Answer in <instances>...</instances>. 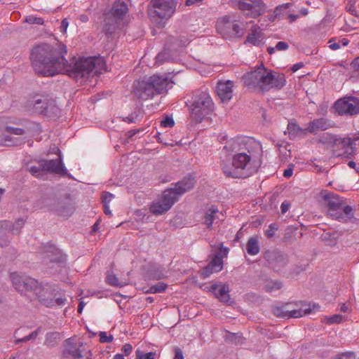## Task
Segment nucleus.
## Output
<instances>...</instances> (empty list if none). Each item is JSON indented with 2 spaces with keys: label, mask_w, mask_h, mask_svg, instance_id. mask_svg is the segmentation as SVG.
<instances>
[{
  "label": "nucleus",
  "mask_w": 359,
  "mask_h": 359,
  "mask_svg": "<svg viewBox=\"0 0 359 359\" xmlns=\"http://www.w3.org/2000/svg\"><path fill=\"white\" fill-rule=\"evenodd\" d=\"M67 53V46L60 42L38 44L31 50L32 67L38 75L53 76L59 74H67L76 78L100 74L104 67L101 58L93 57H81L74 64L69 63L65 59Z\"/></svg>",
  "instance_id": "obj_1"
},
{
  "label": "nucleus",
  "mask_w": 359,
  "mask_h": 359,
  "mask_svg": "<svg viewBox=\"0 0 359 359\" xmlns=\"http://www.w3.org/2000/svg\"><path fill=\"white\" fill-rule=\"evenodd\" d=\"M242 80L250 89L257 92L282 88L286 83L285 75L266 68L263 64L245 73Z\"/></svg>",
  "instance_id": "obj_2"
},
{
  "label": "nucleus",
  "mask_w": 359,
  "mask_h": 359,
  "mask_svg": "<svg viewBox=\"0 0 359 359\" xmlns=\"http://www.w3.org/2000/svg\"><path fill=\"white\" fill-rule=\"evenodd\" d=\"M171 87V82L167 76L153 75L147 79L135 81L132 94L137 99L147 100L156 94L166 92Z\"/></svg>",
  "instance_id": "obj_3"
},
{
  "label": "nucleus",
  "mask_w": 359,
  "mask_h": 359,
  "mask_svg": "<svg viewBox=\"0 0 359 359\" xmlns=\"http://www.w3.org/2000/svg\"><path fill=\"white\" fill-rule=\"evenodd\" d=\"M320 196L327 207V214L332 219L341 222H352L355 219L354 211L351 206L342 207L345 203L344 198L325 190L320 192Z\"/></svg>",
  "instance_id": "obj_4"
},
{
  "label": "nucleus",
  "mask_w": 359,
  "mask_h": 359,
  "mask_svg": "<svg viewBox=\"0 0 359 359\" xmlns=\"http://www.w3.org/2000/svg\"><path fill=\"white\" fill-rule=\"evenodd\" d=\"M39 302L46 307H62L67 302V298L63 290L49 283H43L38 293Z\"/></svg>",
  "instance_id": "obj_5"
},
{
  "label": "nucleus",
  "mask_w": 359,
  "mask_h": 359,
  "mask_svg": "<svg viewBox=\"0 0 359 359\" xmlns=\"http://www.w3.org/2000/svg\"><path fill=\"white\" fill-rule=\"evenodd\" d=\"M190 109L191 118L199 123L211 114L214 109V103L208 93L202 92L195 97Z\"/></svg>",
  "instance_id": "obj_6"
},
{
  "label": "nucleus",
  "mask_w": 359,
  "mask_h": 359,
  "mask_svg": "<svg viewBox=\"0 0 359 359\" xmlns=\"http://www.w3.org/2000/svg\"><path fill=\"white\" fill-rule=\"evenodd\" d=\"M217 32L224 39L241 38L245 34V27L234 17L223 16L216 23Z\"/></svg>",
  "instance_id": "obj_7"
},
{
  "label": "nucleus",
  "mask_w": 359,
  "mask_h": 359,
  "mask_svg": "<svg viewBox=\"0 0 359 359\" xmlns=\"http://www.w3.org/2000/svg\"><path fill=\"white\" fill-rule=\"evenodd\" d=\"M11 279L15 290L18 292L27 294L32 292L38 298V293L42 288L43 284L39 283L36 279L16 272L11 274Z\"/></svg>",
  "instance_id": "obj_8"
},
{
  "label": "nucleus",
  "mask_w": 359,
  "mask_h": 359,
  "mask_svg": "<svg viewBox=\"0 0 359 359\" xmlns=\"http://www.w3.org/2000/svg\"><path fill=\"white\" fill-rule=\"evenodd\" d=\"M177 0H152L149 15L153 20H167L175 12Z\"/></svg>",
  "instance_id": "obj_9"
},
{
  "label": "nucleus",
  "mask_w": 359,
  "mask_h": 359,
  "mask_svg": "<svg viewBox=\"0 0 359 359\" xmlns=\"http://www.w3.org/2000/svg\"><path fill=\"white\" fill-rule=\"evenodd\" d=\"M251 156L245 152L235 154L231 162L224 161L221 166L224 173L227 177L237 178L241 175V171L245 169L250 164Z\"/></svg>",
  "instance_id": "obj_10"
},
{
  "label": "nucleus",
  "mask_w": 359,
  "mask_h": 359,
  "mask_svg": "<svg viewBox=\"0 0 359 359\" xmlns=\"http://www.w3.org/2000/svg\"><path fill=\"white\" fill-rule=\"evenodd\" d=\"M90 351L79 338L72 337L67 339L62 359H88Z\"/></svg>",
  "instance_id": "obj_11"
},
{
  "label": "nucleus",
  "mask_w": 359,
  "mask_h": 359,
  "mask_svg": "<svg viewBox=\"0 0 359 359\" xmlns=\"http://www.w3.org/2000/svg\"><path fill=\"white\" fill-rule=\"evenodd\" d=\"M176 201L175 193L167 189L159 198L151 202L149 210L154 215H161L168 212Z\"/></svg>",
  "instance_id": "obj_12"
},
{
  "label": "nucleus",
  "mask_w": 359,
  "mask_h": 359,
  "mask_svg": "<svg viewBox=\"0 0 359 359\" xmlns=\"http://www.w3.org/2000/svg\"><path fill=\"white\" fill-rule=\"evenodd\" d=\"M25 133L24 129L9 126L5 118H0V144L5 146L17 144L18 140L13 136H22Z\"/></svg>",
  "instance_id": "obj_13"
},
{
  "label": "nucleus",
  "mask_w": 359,
  "mask_h": 359,
  "mask_svg": "<svg viewBox=\"0 0 359 359\" xmlns=\"http://www.w3.org/2000/svg\"><path fill=\"white\" fill-rule=\"evenodd\" d=\"M237 6L246 16L252 18L262 15L266 9L263 0H238Z\"/></svg>",
  "instance_id": "obj_14"
},
{
  "label": "nucleus",
  "mask_w": 359,
  "mask_h": 359,
  "mask_svg": "<svg viewBox=\"0 0 359 359\" xmlns=\"http://www.w3.org/2000/svg\"><path fill=\"white\" fill-rule=\"evenodd\" d=\"M128 11V5L124 1L118 0L114 3L112 8V15L116 25L111 28L109 25L106 24L104 28L106 34H111L114 32L115 29L123 22V18Z\"/></svg>",
  "instance_id": "obj_15"
},
{
  "label": "nucleus",
  "mask_w": 359,
  "mask_h": 359,
  "mask_svg": "<svg viewBox=\"0 0 359 359\" xmlns=\"http://www.w3.org/2000/svg\"><path fill=\"white\" fill-rule=\"evenodd\" d=\"M334 107L339 114H357L359 113V100L355 97H344L338 100Z\"/></svg>",
  "instance_id": "obj_16"
},
{
  "label": "nucleus",
  "mask_w": 359,
  "mask_h": 359,
  "mask_svg": "<svg viewBox=\"0 0 359 359\" xmlns=\"http://www.w3.org/2000/svg\"><path fill=\"white\" fill-rule=\"evenodd\" d=\"M29 104L32 110L38 114H44L50 116L57 110L55 101L49 100L46 97L34 99Z\"/></svg>",
  "instance_id": "obj_17"
},
{
  "label": "nucleus",
  "mask_w": 359,
  "mask_h": 359,
  "mask_svg": "<svg viewBox=\"0 0 359 359\" xmlns=\"http://www.w3.org/2000/svg\"><path fill=\"white\" fill-rule=\"evenodd\" d=\"M311 310L310 305L300 303V306L297 309H291L290 305L288 304L284 310L279 308L275 309L273 313L278 317L299 318L310 313Z\"/></svg>",
  "instance_id": "obj_18"
},
{
  "label": "nucleus",
  "mask_w": 359,
  "mask_h": 359,
  "mask_svg": "<svg viewBox=\"0 0 359 359\" xmlns=\"http://www.w3.org/2000/svg\"><path fill=\"white\" fill-rule=\"evenodd\" d=\"M212 250L215 252V257L210 263V267H212L213 271L216 272L220 271L223 268L224 257H227L229 248H224L222 243H215L210 244Z\"/></svg>",
  "instance_id": "obj_19"
},
{
  "label": "nucleus",
  "mask_w": 359,
  "mask_h": 359,
  "mask_svg": "<svg viewBox=\"0 0 359 359\" xmlns=\"http://www.w3.org/2000/svg\"><path fill=\"white\" fill-rule=\"evenodd\" d=\"M358 137L351 139L350 137L338 138L334 140V146L340 148L341 151L334 150L335 155L348 156L356 150L355 141Z\"/></svg>",
  "instance_id": "obj_20"
},
{
  "label": "nucleus",
  "mask_w": 359,
  "mask_h": 359,
  "mask_svg": "<svg viewBox=\"0 0 359 359\" xmlns=\"http://www.w3.org/2000/svg\"><path fill=\"white\" fill-rule=\"evenodd\" d=\"M210 291L220 302H230L229 288L227 284L222 282L212 283L210 286Z\"/></svg>",
  "instance_id": "obj_21"
},
{
  "label": "nucleus",
  "mask_w": 359,
  "mask_h": 359,
  "mask_svg": "<svg viewBox=\"0 0 359 359\" xmlns=\"http://www.w3.org/2000/svg\"><path fill=\"white\" fill-rule=\"evenodd\" d=\"M233 86V83L229 80L218 82L216 91L222 102L229 101L232 98Z\"/></svg>",
  "instance_id": "obj_22"
},
{
  "label": "nucleus",
  "mask_w": 359,
  "mask_h": 359,
  "mask_svg": "<svg viewBox=\"0 0 359 359\" xmlns=\"http://www.w3.org/2000/svg\"><path fill=\"white\" fill-rule=\"evenodd\" d=\"M41 166H43L46 174L48 172H53L61 175H65L67 174V171L62 165L60 157L55 160L41 161Z\"/></svg>",
  "instance_id": "obj_23"
},
{
  "label": "nucleus",
  "mask_w": 359,
  "mask_h": 359,
  "mask_svg": "<svg viewBox=\"0 0 359 359\" xmlns=\"http://www.w3.org/2000/svg\"><path fill=\"white\" fill-rule=\"evenodd\" d=\"M265 39L264 34L257 25L252 26L250 33L248 34L245 43H250L255 46H260L264 44Z\"/></svg>",
  "instance_id": "obj_24"
},
{
  "label": "nucleus",
  "mask_w": 359,
  "mask_h": 359,
  "mask_svg": "<svg viewBox=\"0 0 359 359\" xmlns=\"http://www.w3.org/2000/svg\"><path fill=\"white\" fill-rule=\"evenodd\" d=\"M195 183L196 182L192 177L184 178L177 182L174 187L168 190H172L175 193L176 199L177 200L180 196L190 191L194 187Z\"/></svg>",
  "instance_id": "obj_25"
},
{
  "label": "nucleus",
  "mask_w": 359,
  "mask_h": 359,
  "mask_svg": "<svg viewBox=\"0 0 359 359\" xmlns=\"http://www.w3.org/2000/svg\"><path fill=\"white\" fill-rule=\"evenodd\" d=\"M329 126L325 118H319L310 122L306 128L308 132L314 133L318 130H326Z\"/></svg>",
  "instance_id": "obj_26"
},
{
  "label": "nucleus",
  "mask_w": 359,
  "mask_h": 359,
  "mask_svg": "<svg viewBox=\"0 0 359 359\" xmlns=\"http://www.w3.org/2000/svg\"><path fill=\"white\" fill-rule=\"evenodd\" d=\"M219 212L217 207L211 205L206 210L203 217V222L206 224L208 228H211L212 223L216 218V215Z\"/></svg>",
  "instance_id": "obj_27"
},
{
  "label": "nucleus",
  "mask_w": 359,
  "mask_h": 359,
  "mask_svg": "<svg viewBox=\"0 0 359 359\" xmlns=\"http://www.w3.org/2000/svg\"><path fill=\"white\" fill-rule=\"evenodd\" d=\"M23 129L25 130L24 135H29L32 137L39 135L41 132L40 125L36 122H28Z\"/></svg>",
  "instance_id": "obj_28"
},
{
  "label": "nucleus",
  "mask_w": 359,
  "mask_h": 359,
  "mask_svg": "<svg viewBox=\"0 0 359 359\" xmlns=\"http://www.w3.org/2000/svg\"><path fill=\"white\" fill-rule=\"evenodd\" d=\"M246 250L249 255H256L259 252V246L257 237L250 238L246 245Z\"/></svg>",
  "instance_id": "obj_29"
},
{
  "label": "nucleus",
  "mask_w": 359,
  "mask_h": 359,
  "mask_svg": "<svg viewBox=\"0 0 359 359\" xmlns=\"http://www.w3.org/2000/svg\"><path fill=\"white\" fill-rule=\"evenodd\" d=\"M30 172L32 175L37 178L44 180L46 178V173L43 166H41V161H40L38 166H32L30 168Z\"/></svg>",
  "instance_id": "obj_30"
},
{
  "label": "nucleus",
  "mask_w": 359,
  "mask_h": 359,
  "mask_svg": "<svg viewBox=\"0 0 359 359\" xmlns=\"http://www.w3.org/2000/svg\"><path fill=\"white\" fill-rule=\"evenodd\" d=\"M287 130H288V133L290 135H300L302 133H304L306 131H307L305 129H302L301 128H299V126L298 125H297L294 122H290L287 125Z\"/></svg>",
  "instance_id": "obj_31"
},
{
  "label": "nucleus",
  "mask_w": 359,
  "mask_h": 359,
  "mask_svg": "<svg viewBox=\"0 0 359 359\" xmlns=\"http://www.w3.org/2000/svg\"><path fill=\"white\" fill-rule=\"evenodd\" d=\"M265 289L267 292H274L282 287V283L278 280H267L265 283Z\"/></svg>",
  "instance_id": "obj_32"
},
{
  "label": "nucleus",
  "mask_w": 359,
  "mask_h": 359,
  "mask_svg": "<svg viewBox=\"0 0 359 359\" xmlns=\"http://www.w3.org/2000/svg\"><path fill=\"white\" fill-rule=\"evenodd\" d=\"M106 279H107V283L111 285L122 287L126 284V283L119 282L118 278H116V275L114 274L113 272H111V271L107 272Z\"/></svg>",
  "instance_id": "obj_33"
},
{
  "label": "nucleus",
  "mask_w": 359,
  "mask_h": 359,
  "mask_svg": "<svg viewBox=\"0 0 359 359\" xmlns=\"http://www.w3.org/2000/svg\"><path fill=\"white\" fill-rule=\"evenodd\" d=\"M7 222L0 223V245L1 246L5 245L7 243Z\"/></svg>",
  "instance_id": "obj_34"
},
{
  "label": "nucleus",
  "mask_w": 359,
  "mask_h": 359,
  "mask_svg": "<svg viewBox=\"0 0 359 359\" xmlns=\"http://www.w3.org/2000/svg\"><path fill=\"white\" fill-rule=\"evenodd\" d=\"M286 7H287V5H280L278 6H277L272 13H270L267 15V18H268L269 21L273 22L278 17H280V11L285 9Z\"/></svg>",
  "instance_id": "obj_35"
},
{
  "label": "nucleus",
  "mask_w": 359,
  "mask_h": 359,
  "mask_svg": "<svg viewBox=\"0 0 359 359\" xmlns=\"http://www.w3.org/2000/svg\"><path fill=\"white\" fill-rule=\"evenodd\" d=\"M59 339L60 334L58 332H50L46 334L45 343L48 346H53Z\"/></svg>",
  "instance_id": "obj_36"
},
{
  "label": "nucleus",
  "mask_w": 359,
  "mask_h": 359,
  "mask_svg": "<svg viewBox=\"0 0 359 359\" xmlns=\"http://www.w3.org/2000/svg\"><path fill=\"white\" fill-rule=\"evenodd\" d=\"M156 353L155 352L144 353L140 350H137L135 353V359H155Z\"/></svg>",
  "instance_id": "obj_37"
},
{
  "label": "nucleus",
  "mask_w": 359,
  "mask_h": 359,
  "mask_svg": "<svg viewBox=\"0 0 359 359\" xmlns=\"http://www.w3.org/2000/svg\"><path fill=\"white\" fill-rule=\"evenodd\" d=\"M167 287V285L163 283H158L152 285L147 291L148 293H158L163 292Z\"/></svg>",
  "instance_id": "obj_38"
},
{
  "label": "nucleus",
  "mask_w": 359,
  "mask_h": 359,
  "mask_svg": "<svg viewBox=\"0 0 359 359\" xmlns=\"http://www.w3.org/2000/svg\"><path fill=\"white\" fill-rule=\"evenodd\" d=\"M343 316L340 314H334L332 316H325L323 319V321L329 323H339L342 321Z\"/></svg>",
  "instance_id": "obj_39"
},
{
  "label": "nucleus",
  "mask_w": 359,
  "mask_h": 359,
  "mask_svg": "<svg viewBox=\"0 0 359 359\" xmlns=\"http://www.w3.org/2000/svg\"><path fill=\"white\" fill-rule=\"evenodd\" d=\"M25 220L22 218L18 219L15 222V223L13 224L11 231L13 233H18L22 226H24Z\"/></svg>",
  "instance_id": "obj_40"
},
{
  "label": "nucleus",
  "mask_w": 359,
  "mask_h": 359,
  "mask_svg": "<svg viewBox=\"0 0 359 359\" xmlns=\"http://www.w3.org/2000/svg\"><path fill=\"white\" fill-rule=\"evenodd\" d=\"M175 125V121L172 119V117L165 116L163 117V118L161 121V126L164 128H172Z\"/></svg>",
  "instance_id": "obj_41"
},
{
  "label": "nucleus",
  "mask_w": 359,
  "mask_h": 359,
  "mask_svg": "<svg viewBox=\"0 0 359 359\" xmlns=\"http://www.w3.org/2000/svg\"><path fill=\"white\" fill-rule=\"evenodd\" d=\"M25 21L29 24L43 25L44 21L43 18L36 17L34 15H29L26 17Z\"/></svg>",
  "instance_id": "obj_42"
},
{
  "label": "nucleus",
  "mask_w": 359,
  "mask_h": 359,
  "mask_svg": "<svg viewBox=\"0 0 359 359\" xmlns=\"http://www.w3.org/2000/svg\"><path fill=\"white\" fill-rule=\"evenodd\" d=\"M100 341L102 343L111 342L113 341V336L111 334L108 335L105 332H100L99 334Z\"/></svg>",
  "instance_id": "obj_43"
},
{
  "label": "nucleus",
  "mask_w": 359,
  "mask_h": 359,
  "mask_svg": "<svg viewBox=\"0 0 359 359\" xmlns=\"http://www.w3.org/2000/svg\"><path fill=\"white\" fill-rule=\"evenodd\" d=\"M113 198H114V196L111 194L108 193V192L104 193L102 196V201L103 205H109V203L113 199Z\"/></svg>",
  "instance_id": "obj_44"
},
{
  "label": "nucleus",
  "mask_w": 359,
  "mask_h": 359,
  "mask_svg": "<svg viewBox=\"0 0 359 359\" xmlns=\"http://www.w3.org/2000/svg\"><path fill=\"white\" fill-rule=\"evenodd\" d=\"M213 273H217L216 271H213L212 267H210V264L205 266L201 271V276L203 278H205L208 277L210 274Z\"/></svg>",
  "instance_id": "obj_45"
},
{
  "label": "nucleus",
  "mask_w": 359,
  "mask_h": 359,
  "mask_svg": "<svg viewBox=\"0 0 359 359\" xmlns=\"http://www.w3.org/2000/svg\"><path fill=\"white\" fill-rule=\"evenodd\" d=\"M68 26H69V22H68L67 19L64 18L62 20L60 26V32L62 33L63 34H65L67 33V29L68 28Z\"/></svg>",
  "instance_id": "obj_46"
},
{
  "label": "nucleus",
  "mask_w": 359,
  "mask_h": 359,
  "mask_svg": "<svg viewBox=\"0 0 359 359\" xmlns=\"http://www.w3.org/2000/svg\"><path fill=\"white\" fill-rule=\"evenodd\" d=\"M121 351L126 355H128L133 351V346L130 344H126L123 346Z\"/></svg>",
  "instance_id": "obj_47"
},
{
  "label": "nucleus",
  "mask_w": 359,
  "mask_h": 359,
  "mask_svg": "<svg viewBox=\"0 0 359 359\" xmlns=\"http://www.w3.org/2000/svg\"><path fill=\"white\" fill-rule=\"evenodd\" d=\"M288 47V44L285 41H279L276 46V48L278 50H285Z\"/></svg>",
  "instance_id": "obj_48"
},
{
  "label": "nucleus",
  "mask_w": 359,
  "mask_h": 359,
  "mask_svg": "<svg viewBox=\"0 0 359 359\" xmlns=\"http://www.w3.org/2000/svg\"><path fill=\"white\" fill-rule=\"evenodd\" d=\"M175 355L173 359H184V354L181 348H175Z\"/></svg>",
  "instance_id": "obj_49"
},
{
  "label": "nucleus",
  "mask_w": 359,
  "mask_h": 359,
  "mask_svg": "<svg viewBox=\"0 0 359 359\" xmlns=\"http://www.w3.org/2000/svg\"><path fill=\"white\" fill-rule=\"evenodd\" d=\"M276 229V225L273 224H271L269 226V229L266 231V235L268 237H272L275 234V230Z\"/></svg>",
  "instance_id": "obj_50"
},
{
  "label": "nucleus",
  "mask_w": 359,
  "mask_h": 359,
  "mask_svg": "<svg viewBox=\"0 0 359 359\" xmlns=\"http://www.w3.org/2000/svg\"><path fill=\"white\" fill-rule=\"evenodd\" d=\"M289 208H290L289 203H287L286 201L282 203V204L280 205L281 212L283 214H285L289 210Z\"/></svg>",
  "instance_id": "obj_51"
},
{
  "label": "nucleus",
  "mask_w": 359,
  "mask_h": 359,
  "mask_svg": "<svg viewBox=\"0 0 359 359\" xmlns=\"http://www.w3.org/2000/svg\"><path fill=\"white\" fill-rule=\"evenodd\" d=\"M351 66L355 71L359 72V57L353 60L351 62Z\"/></svg>",
  "instance_id": "obj_52"
},
{
  "label": "nucleus",
  "mask_w": 359,
  "mask_h": 359,
  "mask_svg": "<svg viewBox=\"0 0 359 359\" xmlns=\"http://www.w3.org/2000/svg\"><path fill=\"white\" fill-rule=\"evenodd\" d=\"M303 66H304L303 62H300L293 65L292 67H291V69L293 72H295L298 69H301Z\"/></svg>",
  "instance_id": "obj_53"
},
{
  "label": "nucleus",
  "mask_w": 359,
  "mask_h": 359,
  "mask_svg": "<svg viewBox=\"0 0 359 359\" xmlns=\"http://www.w3.org/2000/svg\"><path fill=\"white\" fill-rule=\"evenodd\" d=\"M334 359H353V356L350 353H343Z\"/></svg>",
  "instance_id": "obj_54"
},
{
  "label": "nucleus",
  "mask_w": 359,
  "mask_h": 359,
  "mask_svg": "<svg viewBox=\"0 0 359 359\" xmlns=\"http://www.w3.org/2000/svg\"><path fill=\"white\" fill-rule=\"evenodd\" d=\"M165 53H159L157 56H156V62L157 63H162L163 62V60H164V57H165Z\"/></svg>",
  "instance_id": "obj_55"
},
{
  "label": "nucleus",
  "mask_w": 359,
  "mask_h": 359,
  "mask_svg": "<svg viewBox=\"0 0 359 359\" xmlns=\"http://www.w3.org/2000/svg\"><path fill=\"white\" fill-rule=\"evenodd\" d=\"M293 174V170L292 168H287L285 170L283 175L285 177H290Z\"/></svg>",
  "instance_id": "obj_56"
},
{
  "label": "nucleus",
  "mask_w": 359,
  "mask_h": 359,
  "mask_svg": "<svg viewBox=\"0 0 359 359\" xmlns=\"http://www.w3.org/2000/svg\"><path fill=\"white\" fill-rule=\"evenodd\" d=\"M340 42L338 43H330V48L332 50H337L340 48Z\"/></svg>",
  "instance_id": "obj_57"
},
{
  "label": "nucleus",
  "mask_w": 359,
  "mask_h": 359,
  "mask_svg": "<svg viewBox=\"0 0 359 359\" xmlns=\"http://www.w3.org/2000/svg\"><path fill=\"white\" fill-rule=\"evenodd\" d=\"M79 20L83 22H86L88 21L89 20V18L87 15L86 14H81L80 16H79Z\"/></svg>",
  "instance_id": "obj_58"
},
{
  "label": "nucleus",
  "mask_w": 359,
  "mask_h": 359,
  "mask_svg": "<svg viewBox=\"0 0 359 359\" xmlns=\"http://www.w3.org/2000/svg\"><path fill=\"white\" fill-rule=\"evenodd\" d=\"M104 212L106 215H111L109 205H103Z\"/></svg>",
  "instance_id": "obj_59"
},
{
  "label": "nucleus",
  "mask_w": 359,
  "mask_h": 359,
  "mask_svg": "<svg viewBox=\"0 0 359 359\" xmlns=\"http://www.w3.org/2000/svg\"><path fill=\"white\" fill-rule=\"evenodd\" d=\"M202 0H186V5L191 6L194 4L201 2Z\"/></svg>",
  "instance_id": "obj_60"
},
{
  "label": "nucleus",
  "mask_w": 359,
  "mask_h": 359,
  "mask_svg": "<svg viewBox=\"0 0 359 359\" xmlns=\"http://www.w3.org/2000/svg\"><path fill=\"white\" fill-rule=\"evenodd\" d=\"M39 330H36L32 332L29 334V339H34L37 337V335L39 334Z\"/></svg>",
  "instance_id": "obj_61"
},
{
  "label": "nucleus",
  "mask_w": 359,
  "mask_h": 359,
  "mask_svg": "<svg viewBox=\"0 0 359 359\" xmlns=\"http://www.w3.org/2000/svg\"><path fill=\"white\" fill-rule=\"evenodd\" d=\"M84 302H80L79 304V306H78V312L79 313H81L83 309V307H84Z\"/></svg>",
  "instance_id": "obj_62"
},
{
  "label": "nucleus",
  "mask_w": 359,
  "mask_h": 359,
  "mask_svg": "<svg viewBox=\"0 0 359 359\" xmlns=\"http://www.w3.org/2000/svg\"><path fill=\"white\" fill-rule=\"evenodd\" d=\"M286 18H289L290 22H293L296 20V18H297V15H290V14L287 13Z\"/></svg>",
  "instance_id": "obj_63"
},
{
  "label": "nucleus",
  "mask_w": 359,
  "mask_h": 359,
  "mask_svg": "<svg viewBox=\"0 0 359 359\" xmlns=\"http://www.w3.org/2000/svg\"><path fill=\"white\" fill-rule=\"evenodd\" d=\"M113 359H125V358H124V356L123 354L118 353L114 356Z\"/></svg>",
  "instance_id": "obj_64"
}]
</instances>
